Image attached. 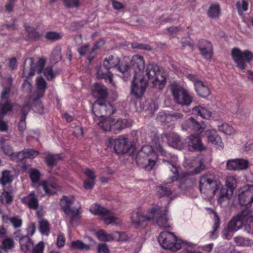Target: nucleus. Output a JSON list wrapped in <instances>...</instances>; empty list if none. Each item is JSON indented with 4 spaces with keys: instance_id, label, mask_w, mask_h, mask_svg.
Listing matches in <instances>:
<instances>
[{
    "instance_id": "nucleus-1",
    "label": "nucleus",
    "mask_w": 253,
    "mask_h": 253,
    "mask_svg": "<svg viewBox=\"0 0 253 253\" xmlns=\"http://www.w3.org/2000/svg\"><path fill=\"white\" fill-rule=\"evenodd\" d=\"M130 69L134 77L131 83V92L137 98L144 94L148 83L154 87L162 89L166 84V78L160 72L159 66L151 63L145 66L143 56L134 55L130 61Z\"/></svg>"
},
{
    "instance_id": "nucleus-2",
    "label": "nucleus",
    "mask_w": 253,
    "mask_h": 253,
    "mask_svg": "<svg viewBox=\"0 0 253 253\" xmlns=\"http://www.w3.org/2000/svg\"><path fill=\"white\" fill-rule=\"evenodd\" d=\"M168 210H161V208L156 206L148 211L149 215H144L139 211H133L131 216V221L137 227H144L146 222L151 220H156L158 225L162 228H168L170 227L167 215Z\"/></svg>"
},
{
    "instance_id": "nucleus-3",
    "label": "nucleus",
    "mask_w": 253,
    "mask_h": 253,
    "mask_svg": "<svg viewBox=\"0 0 253 253\" xmlns=\"http://www.w3.org/2000/svg\"><path fill=\"white\" fill-rule=\"evenodd\" d=\"M75 198L73 196H63L60 201L61 210L67 215L70 216V222L72 226L77 225L80 223L82 212L81 206L78 202V206L75 205Z\"/></svg>"
},
{
    "instance_id": "nucleus-4",
    "label": "nucleus",
    "mask_w": 253,
    "mask_h": 253,
    "mask_svg": "<svg viewBox=\"0 0 253 253\" xmlns=\"http://www.w3.org/2000/svg\"><path fill=\"white\" fill-rule=\"evenodd\" d=\"M158 156L153 148L148 145H144L136 157L137 165L146 170L153 169L158 161Z\"/></svg>"
},
{
    "instance_id": "nucleus-5",
    "label": "nucleus",
    "mask_w": 253,
    "mask_h": 253,
    "mask_svg": "<svg viewBox=\"0 0 253 253\" xmlns=\"http://www.w3.org/2000/svg\"><path fill=\"white\" fill-rule=\"evenodd\" d=\"M245 225L253 232V215H250V211L244 209L237 216H234L228 224L229 231H237Z\"/></svg>"
},
{
    "instance_id": "nucleus-6",
    "label": "nucleus",
    "mask_w": 253,
    "mask_h": 253,
    "mask_svg": "<svg viewBox=\"0 0 253 253\" xmlns=\"http://www.w3.org/2000/svg\"><path fill=\"white\" fill-rule=\"evenodd\" d=\"M158 240L161 246L165 250L176 252L181 248V241L178 240L173 233L162 232Z\"/></svg>"
},
{
    "instance_id": "nucleus-7",
    "label": "nucleus",
    "mask_w": 253,
    "mask_h": 253,
    "mask_svg": "<svg viewBox=\"0 0 253 253\" xmlns=\"http://www.w3.org/2000/svg\"><path fill=\"white\" fill-rule=\"evenodd\" d=\"M199 182V189L201 193H211L213 195H215L221 186L219 181L214 179L209 174L201 176Z\"/></svg>"
},
{
    "instance_id": "nucleus-8",
    "label": "nucleus",
    "mask_w": 253,
    "mask_h": 253,
    "mask_svg": "<svg viewBox=\"0 0 253 253\" xmlns=\"http://www.w3.org/2000/svg\"><path fill=\"white\" fill-rule=\"evenodd\" d=\"M173 100L177 104L182 106H189L193 101V96L182 86L173 84L170 86Z\"/></svg>"
},
{
    "instance_id": "nucleus-9",
    "label": "nucleus",
    "mask_w": 253,
    "mask_h": 253,
    "mask_svg": "<svg viewBox=\"0 0 253 253\" xmlns=\"http://www.w3.org/2000/svg\"><path fill=\"white\" fill-rule=\"evenodd\" d=\"M232 58L236 66L241 70H244L247 63H249L253 59V54L248 50H241L238 47L233 48L231 52Z\"/></svg>"
},
{
    "instance_id": "nucleus-10",
    "label": "nucleus",
    "mask_w": 253,
    "mask_h": 253,
    "mask_svg": "<svg viewBox=\"0 0 253 253\" xmlns=\"http://www.w3.org/2000/svg\"><path fill=\"white\" fill-rule=\"evenodd\" d=\"M92 110L95 117L100 118L110 117L116 112L114 106L103 99H97L92 106Z\"/></svg>"
},
{
    "instance_id": "nucleus-11",
    "label": "nucleus",
    "mask_w": 253,
    "mask_h": 253,
    "mask_svg": "<svg viewBox=\"0 0 253 253\" xmlns=\"http://www.w3.org/2000/svg\"><path fill=\"white\" fill-rule=\"evenodd\" d=\"M90 212L94 215L105 217L103 220L105 224L109 225L111 223L117 224L118 218L112 215V212L109 210L100 206L98 204L92 205L90 207Z\"/></svg>"
},
{
    "instance_id": "nucleus-12",
    "label": "nucleus",
    "mask_w": 253,
    "mask_h": 253,
    "mask_svg": "<svg viewBox=\"0 0 253 253\" xmlns=\"http://www.w3.org/2000/svg\"><path fill=\"white\" fill-rule=\"evenodd\" d=\"M108 141L109 143L108 147H113L115 153L117 154L128 153L131 148L128 138L123 136H119L116 139L110 138Z\"/></svg>"
},
{
    "instance_id": "nucleus-13",
    "label": "nucleus",
    "mask_w": 253,
    "mask_h": 253,
    "mask_svg": "<svg viewBox=\"0 0 253 253\" xmlns=\"http://www.w3.org/2000/svg\"><path fill=\"white\" fill-rule=\"evenodd\" d=\"M178 181L179 189L184 192L190 190L196 183V179L188 172H182Z\"/></svg>"
},
{
    "instance_id": "nucleus-14",
    "label": "nucleus",
    "mask_w": 253,
    "mask_h": 253,
    "mask_svg": "<svg viewBox=\"0 0 253 253\" xmlns=\"http://www.w3.org/2000/svg\"><path fill=\"white\" fill-rule=\"evenodd\" d=\"M238 200L241 205L245 206V209L249 210L247 207H250L253 203V185L245 187L244 190L239 194Z\"/></svg>"
},
{
    "instance_id": "nucleus-15",
    "label": "nucleus",
    "mask_w": 253,
    "mask_h": 253,
    "mask_svg": "<svg viewBox=\"0 0 253 253\" xmlns=\"http://www.w3.org/2000/svg\"><path fill=\"white\" fill-rule=\"evenodd\" d=\"M182 128L188 132H196L200 134L204 130V128L201 124L193 117H190L183 121L181 124Z\"/></svg>"
},
{
    "instance_id": "nucleus-16",
    "label": "nucleus",
    "mask_w": 253,
    "mask_h": 253,
    "mask_svg": "<svg viewBox=\"0 0 253 253\" xmlns=\"http://www.w3.org/2000/svg\"><path fill=\"white\" fill-rule=\"evenodd\" d=\"M197 46L203 57L207 60L211 59L213 54V46L211 42L205 39H200Z\"/></svg>"
},
{
    "instance_id": "nucleus-17",
    "label": "nucleus",
    "mask_w": 253,
    "mask_h": 253,
    "mask_svg": "<svg viewBox=\"0 0 253 253\" xmlns=\"http://www.w3.org/2000/svg\"><path fill=\"white\" fill-rule=\"evenodd\" d=\"M188 149L191 151L201 152L205 150L206 148L202 142L200 136L197 134H191L187 139Z\"/></svg>"
},
{
    "instance_id": "nucleus-18",
    "label": "nucleus",
    "mask_w": 253,
    "mask_h": 253,
    "mask_svg": "<svg viewBox=\"0 0 253 253\" xmlns=\"http://www.w3.org/2000/svg\"><path fill=\"white\" fill-rule=\"evenodd\" d=\"M163 140H167L168 145L174 148L181 149L183 143L180 136L173 132L164 133L162 135Z\"/></svg>"
},
{
    "instance_id": "nucleus-19",
    "label": "nucleus",
    "mask_w": 253,
    "mask_h": 253,
    "mask_svg": "<svg viewBox=\"0 0 253 253\" xmlns=\"http://www.w3.org/2000/svg\"><path fill=\"white\" fill-rule=\"evenodd\" d=\"M30 111V107L28 101H26L25 104L20 106V119L18 124V129L22 135L26 128V119Z\"/></svg>"
},
{
    "instance_id": "nucleus-20",
    "label": "nucleus",
    "mask_w": 253,
    "mask_h": 253,
    "mask_svg": "<svg viewBox=\"0 0 253 253\" xmlns=\"http://www.w3.org/2000/svg\"><path fill=\"white\" fill-rule=\"evenodd\" d=\"M42 97H39L38 95H34V94H30L25 99L23 104H25L26 101H28L30 110L32 105L35 108V112L42 114L43 113L44 110V106L41 100V98Z\"/></svg>"
},
{
    "instance_id": "nucleus-21",
    "label": "nucleus",
    "mask_w": 253,
    "mask_h": 253,
    "mask_svg": "<svg viewBox=\"0 0 253 253\" xmlns=\"http://www.w3.org/2000/svg\"><path fill=\"white\" fill-rule=\"evenodd\" d=\"M131 126V121L126 119H118L115 123L112 125V126L106 128V130H112L114 133L120 132L122 129L130 126Z\"/></svg>"
},
{
    "instance_id": "nucleus-22",
    "label": "nucleus",
    "mask_w": 253,
    "mask_h": 253,
    "mask_svg": "<svg viewBox=\"0 0 253 253\" xmlns=\"http://www.w3.org/2000/svg\"><path fill=\"white\" fill-rule=\"evenodd\" d=\"M13 107L8 103L5 105H0V131L6 132L8 129V126L6 122L3 121V119L8 112L12 110Z\"/></svg>"
},
{
    "instance_id": "nucleus-23",
    "label": "nucleus",
    "mask_w": 253,
    "mask_h": 253,
    "mask_svg": "<svg viewBox=\"0 0 253 253\" xmlns=\"http://www.w3.org/2000/svg\"><path fill=\"white\" fill-rule=\"evenodd\" d=\"M21 202L27 205L30 209L36 210L39 207L38 199L34 191L30 192L28 196L22 198Z\"/></svg>"
},
{
    "instance_id": "nucleus-24",
    "label": "nucleus",
    "mask_w": 253,
    "mask_h": 253,
    "mask_svg": "<svg viewBox=\"0 0 253 253\" xmlns=\"http://www.w3.org/2000/svg\"><path fill=\"white\" fill-rule=\"evenodd\" d=\"M92 93L94 96L97 98V99L105 100L108 96V92L105 85L97 83L93 85Z\"/></svg>"
},
{
    "instance_id": "nucleus-25",
    "label": "nucleus",
    "mask_w": 253,
    "mask_h": 253,
    "mask_svg": "<svg viewBox=\"0 0 253 253\" xmlns=\"http://www.w3.org/2000/svg\"><path fill=\"white\" fill-rule=\"evenodd\" d=\"M96 75L98 79H104L106 82L113 84V75L109 70L104 68L103 65L96 68Z\"/></svg>"
},
{
    "instance_id": "nucleus-26",
    "label": "nucleus",
    "mask_w": 253,
    "mask_h": 253,
    "mask_svg": "<svg viewBox=\"0 0 253 253\" xmlns=\"http://www.w3.org/2000/svg\"><path fill=\"white\" fill-rule=\"evenodd\" d=\"M37 89L32 94L38 95L39 97H43L45 90L47 88V83L42 77L37 78L36 80Z\"/></svg>"
},
{
    "instance_id": "nucleus-27",
    "label": "nucleus",
    "mask_w": 253,
    "mask_h": 253,
    "mask_svg": "<svg viewBox=\"0 0 253 253\" xmlns=\"http://www.w3.org/2000/svg\"><path fill=\"white\" fill-rule=\"evenodd\" d=\"M194 88L197 94L203 98L207 97L211 93L210 89L207 84L204 83L202 81L196 83Z\"/></svg>"
},
{
    "instance_id": "nucleus-28",
    "label": "nucleus",
    "mask_w": 253,
    "mask_h": 253,
    "mask_svg": "<svg viewBox=\"0 0 253 253\" xmlns=\"http://www.w3.org/2000/svg\"><path fill=\"white\" fill-rule=\"evenodd\" d=\"M205 134L209 142L214 145L222 146L221 138L215 130L211 129L206 130Z\"/></svg>"
},
{
    "instance_id": "nucleus-29",
    "label": "nucleus",
    "mask_w": 253,
    "mask_h": 253,
    "mask_svg": "<svg viewBox=\"0 0 253 253\" xmlns=\"http://www.w3.org/2000/svg\"><path fill=\"white\" fill-rule=\"evenodd\" d=\"M120 62V60L119 58L110 55L104 60L103 62V67L110 70L111 68H116Z\"/></svg>"
},
{
    "instance_id": "nucleus-30",
    "label": "nucleus",
    "mask_w": 253,
    "mask_h": 253,
    "mask_svg": "<svg viewBox=\"0 0 253 253\" xmlns=\"http://www.w3.org/2000/svg\"><path fill=\"white\" fill-rule=\"evenodd\" d=\"M193 114L199 116L205 119H209L211 117V113L206 108L201 106H196L192 109Z\"/></svg>"
},
{
    "instance_id": "nucleus-31",
    "label": "nucleus",
    "mask_w": 253,
    "mask_h": 253,
    "mask_svg": "<svg viewBox=\"0 0 253 253\" xmlns=\"http://www.w3.org/2000/svg\"><path fill=\"white\" fill-rule=\"evenodd\" d=\"M45 154V163L48 167L51 168L56 166L58 161L61 159V155L59 154H52L46 153Z\"/></svg>"
},
{
    "instance_id": "nucleus-32",
    "label": "nucleus",
    "mask_w": 253,
    "mask_h": 253,
    "mask_svg": "<svg viewBox=\"0 0 253 253\" xmlns=\"http://www.w3.org/2000/svg\"><path fill=\"white\" fill-rule=\"evenodd\" d=\"M21 250L24 252H27L34 246L32 240L28 236H22L19 240Z\"/></svg>"
},
{
    "instance_id": "nucleus-33",
    "label": "nucleus",
    "mask_w": 253,
    "mask_h": 253,
    "mask_svg": "<svg viewBox=\"0 0 253 253\" xmlns=\"http://www.w3.org/2000/svg\"><path fill=\"white\" fill-rule=\"evenodd\" d=\"M28 38L33 41H37L40 39L41 35L35 28L24 25Z\"/></svg>"
},
{
    "instance_id": "nucleus-34",
    "label": "nucleus",
    "mask_w": 253,
    "mask_h": 253,
    "mask_svg": "<svg viewBox=\"0 0 253 253\" xmlns=\"http://www.w3.org/2000/svg\"><path fill=\"white\" fill-rule=\"evenodd\" d=\"M70 248L73 250H80L87 251L90 249V246L84 244L83 241L77 240L71 242Z\"/></svg>"
},
{
    "instance_id": "nucleus-35",
    "label": "nucleus",
    "mask_w": 253,
    "mask_h": 253,
    "mask_svg": "<svg viewBox=\"0 0 253 253\" xmlns=\"http://www.w3.org/2000/svg\"><path fill=\"white\" fill-rule=\"evenodd\" d=\"M96 236L98 239L101 242H110L114 240V235L112 234H108L106 232L101 229L96 232Z\"/></svg>"
},
{
    "instance_id": "nucleus-36",
    "label": "nucleus",
    "mask_w": 253,
    "mask_h": 253,
    "mask_svg": "<svg viewBox=\"0 0 253 253\" xmlns=\"http://www.w3.org/2000/svg\"><path fill=\"white\" fill-rule=\"evenodd\" d=\"M220 12V6L218 3H212L210 6L207 13L209 16L211 18H215L218 17L219 16Z\"/></svg>"
},
{
    "instance_id": "nucleus-37",
    "label": "nucleus",
    "mask_w": 253,
    "mask_h": 253,
    "mask_svg": "<svg viewBox=\"0 0 253 253\" xmlns=\"http://www.w3.org/2000/svg\"><path fill=\"white\" fill-rule=\"evenodd\" d=\"M172 193L171 189L165 185H159L157 188V194L160 198L169 197Z\"/></svg>"
},
{
    "instance_id": "nucleus-38",
    "label": "nucleus",
    "mask_w": 253,
    "mask_h": 253,
    "mask_svg": "<svg viewBox=\"0 0 253 253\" xmlns=\"http://www.w3.org/2000/svg\"><path fill=\"white\" fill-rule=\"evenodd\" d=\"M62 58L61 48L59 46L55 47L51 54L50 61L51 63L56 64Z\"/></svg>"
},
{
    "instance_id": "nucleus-39",
    "label": "nucleus",
    "mask_w": 253,
    "mask_h": 253,
    "mask_svg": "<svg viewBox=\"0 0 253 253\" xmlns=\"http://www.w3.org/2000/svg\"><path fill=\"white\" fill-rule=\"evenodd\" d=\"M13 200V197L10 192L4 190L0 195V201L1 204L10 205Z\"/></svg>"
},
{
    "instance_id": "nucleus-40",
    "label": "nucleus",
    "mask_w": 253,
    "mask_h": 253,
    "mask_svg": "<svg viewBox=\"0 0 253 253\" xmlns=\"http://www.w3.org/2000/svg\"><path fill=\"white\" fill-rule=\"evenodd\" d=\"M117 70L125 75L126 77L129 76L130 75L131 69L130 67L126 63H119V64L116 67Z\"/></svg>"
},
{
    "instance_id": "nucleus-41",
    "label": "nucleus",
    "mask_w": 253,
    "mask_h": 253,
    "mask_svg": "<svg viewBox=\"0 0 253 253\" xmlns=\"http://www.w3.org/2000/svg\"><path fill=\"white\" fill-rule=\"evenodd\" d=\"M39 230L42 235H48L50 231L48 222L46 220H42L39 222Z\"/></svg>"
},
{
    "instance_id": "nucleus-42",
    "label": "nucleus",
    "mask_w": 253,
    "mask_h": 253,
    "mask_svg": "<svg viewBox=\"0 0 253 253\" xmlns=\"http://www.w3.org/2000/svg\"><path fill=\"white\" fill-rule=\"evenodd\" d=\"M42 73H43V75L48 81H51L56 76V74L54 72L53 67L51 66L46 67Z\"/></svg>"
},
{
    "instance_id": "nucleus-43",
    "label": "nucleus",
    "mask_w": 253,
    "mask_h": 253,
    "mask_svg": "<svg viewBox=\"0 0 253 253\" xmlns=\"http://www.w3.org/2000/svg\"><path fill=\"white\" fill-rule=\"evenodd\" d=\"M169 164L170 166L169 169H170V171L172 172V173L174 174V175L172 176L169 178L170 180L169 181V182L171 183L178 181V179L179 178V177H180V175H179L178 173L177 167H176L175 165H173V164H171L170 162H169Z\"/></svg>"
},
{
    "instance_id": "nucleus-44",
    "label": "nucleus",
    "mask_w": 253,
    "mask_h": 253,
    "mask_svg": "<svg viewBox=\"0 0 253 253\" xmlns=\"http://www.w3.org/2000/svg\"><path fill=\"white\" fill-rule=\"evenodd\" d=\"M12 181V178L10 175L9 171L5 170L2 173V176L0 178V184L4 186L7 183H9Z\"/></svg>"
},
{
    "instance_id": "nucleus-45",
    "label": "nucleus",
    "mask_w": 253,
    "mask_h": 253,
    "mask_svg": "<svg viewBox=\"0 0 253 253\" xmlns=\"http://www.w3.org/2000/svg\"><path fill=\"white\" fill-rule=\"evenodd\" d=\"M42 185L43 190L46 193L53 195L56 193V188L55 185L49 184L48 182L44 181L42 182Z\"/></svg>"
},
{
    "instance_id": "nucleus-46",
    "label": "nucleus",
    "mask_w": 253,
    "mask_h": 253,
    "mask_svg": "<svg viewBox=\"0 0 253 253\" xmlns=\"http://www.w3.org/2000/svg\"><path fill=\"white\" fill-rule=\"evenodd\" d=\"M44 37L47 40L55 41L60 40L62 36L57 32L50 31L46 33Z\"/></svg>"
},
{
    "instance_id": "nucleus-47",
    "label": "nucleus",
    "mask_w": 253,
    "mask_h": 253,
    "mask_svg": "<svg viewBox=\"0 0 253 253\" xmlns=\"http://www.w3.org/2000/svg\"><path fill=\"white\" fill-rule=\"evenodd\" d=\"M236 184V179L234 176H229L227 178L226 185L231 192V196L233 194L234 189Z\"/></svg>"
},
{
    "instance_id": "nucleus-48",
    "label": "nucleus",
    "mask_w": 253,
    "mask_h": 253,
    "mask_svg": "<svg viewBox=\"0 0 253 253\" xmlns=\"http://www.w3.org/2000/svg\"><path fill=\"white\" fill-rule=\"evenodd\" d=\"M10 92V88L9 87H5L3 89L1 94V100L3 101V103H0V105H5L6 104L8 103L11 106H12L11 103L8 101V95Z\"/></svg>"
},
{
    "instance_id": "nucleus-49",
    "label": "nucleus",
    "mask_w": 253,
    "mask_h": 253,
    "mask_svg": "<svg viewBox=\"0 0 253 253\" xmlns=\"http://www.w3.org/2000/svg\"><path fill=\"white\" fill-rule=\"evenodd\" d=\"M219 130L223 133L228 135H232L235 133L236 131L234 128L228 124H223L219 128Z\"/></svg>"
},
{
    "instance_id": "nucleus-50",
    "label": "nucleus",
    "mask_w": 253,
    "mask_h": 253,
    "mask_svg": "<svg viewBox=\"0 0 253 253\" xmlns=\"http://www.w3.org/2000/svg\"><path fill=\"white\" fill-rule=\"evenodd\" d=\"M46 61V59L43 57H41L38 59L37 64L36 67L37 72L38 74H40L42 72L44 69Z\"/></svg>"
},
{
    "instance_id": "nucleus-51",
    "label": "nucleus",
    "mask_w": 253,
    "mask_h": 253,
    "mask_svg": "<svg viewBox=\"0 0 253 253\" xmlns=\"http://www.w3.org/2000/svg\"><path fill=\"white\" fill-rule=\"evenodd\" d=\"M6 218L10 221V223L12 224L14 228H18L21 226L22 224V220L18 216L8 217L6 216Z\"/></svg>"
},
{
    "instance_id": "nucleus-52",
    "label": "nucleus",
    "mask_w": 253,
    "mask_h": 253,
    "mask_svg": "<svg viewBox=\"0 0 253 253\" xmlns=\"http://www.w3.org/2000/svg\"><path fill=\"white\" fill-rule=\"evenodd\" d=\"M237 170L247 169L249 167V161L243 159H236Z\"/></svg>"
},
{
    "instance_id": "nucleus-53",
    "label": "nucleus",
    "mask_w": 253,
    "mask_h": 253,
    "mask_svg": "<svg viewBox=\"0 0 253 253\" xmlns=\"http://www.w3.org/2000/svg\"><path fill=\"white\" fill-rule=\"evenodd\" d=\"M236 5L238 9V13L240 15L242 14L243 12L247 11L248 8V3L245 0H243L241 5L239 1L236 3Z\"/></svg>"
},
{
    "instance_id": "nucleus-54",
    "label": "nucleus",
    "mask_w": 253,
    "mask_h": 253,
    "mask_svg": "<svg viewBox=\"0 0 253 253\" xmlns=\"http://www.w3.org/2000/svg\"><path fill=\"white\" fill-rule=\"evenodd\" d=\"M41 173L36 169H32L30 172V177L31 181L34 183L38 182L40 178Z\"/></svg>"
},
{
    "instance_id": "nucleus-55",
    "label": "nucleus",
    "mask_w": 253,
    "mask_h": 253,
    "mask_svg": "<svg viewBox=\"0 0 253 253\" xmlns=\"http://www.w3.org/2000/svg\"><path fill=\"white\" fill-rule=\"evenodd\" d=\"M2 248L4 250L11 249L14 247V241L11 238H7L4 239L2 243Z\"/></svg>"
},
{
    "instance_id": "nucleus-56",
    "label": "nucleus",
    "mask_w": 253,
    "mask_h": 253,
    "mask_svg": "<svg viewBox=\"0 0 253 253\" xmlns=\"http://www.w3.org/2000/svg\"><path fill=\"white\" fill-rule=\"evenodd\" d=\"M27 159H33L39 154V152L33 149H25Z\"/></svg>"
},
{
    "instance_id": "nucleus-57",
    "label": "nucleus",
    "mask_w": 253,
    "mask_h": 253,
    "mask_svg": "<svg viewBox=\"0 0 253 253\" xmlns=\"http://www.w3.org/2000/svg\"><path fill=\"white\" fill-rule=\"evenodd\" d=\"M131 47L132 48H137L142 50H151L152 47L148 44L143 43H139L137 42H133L131 43Z\"/></svg>"
},
{
    "instance_id": "nucleus-58",
    "label": "nucleus",
    "mask_w": 253,
    "mask_h": 253,
    "mask_svg": "<svg viewBox=\"0 0 253 253\" xmlns=\"http://www.w3.org/2000/svg\"><path fill=\"white\" fill-rule=\"evenodd\" d=\"M24 159H27L24 149L19 152L14 153L12 160L16 162H21Z\"/></svg>"
},
{
    "instance_id": "nucleus-59",
    "label": "nucleus",
    "mask_w": 253,
    "mask_h": 253,
    "mask_svg": "<svg viewBox=\"0 0 253 253\" xmlns=\"http://www.w3.org/2000/svg\"><path fill=\"white\" fill-rule=\"evenodd\" d=\"M236 159L228 160L226 164V168L229 170H237Z\"/></svg>"
},
{
    "instance_id": "nucleus-60",
    "label": "nucleus",
    "mask_w": 253,
    "mask_h": 253,
    "mask_svg": "<svg viewBox=\"0 0 253 253\" xmlns=\"http://www.w3.org/2000/svg\"><path fill=\"white\" fill-rule=\"evenodd\" d=\"M220 225V220L218 216H216L215 219L214 224L212 227L213 230L210 232V237L213 239H215L216 237V236L215 237L214 234L215 232L217 230V229L219 227Z\"/></svg>"
},
{
    "instance_id": "nucleus-61",
    "label": "nucleus",
    "mask_w": 253,
    "mask_h": 253,
    "mask_svg": "<svg viewBox=\"0 0 253 253\" xmlns=\"http://www.w3.org/2000/svg\"><path fill=\"white\" fill-rule=\"evenodd\" d=\"M169 114L160 113L157 117V120L162 123L168 124L170 122Z\"/></svg>"
},
{
    "instance_id": "nucleus-62",
    "label": "nucleus",
    "mask_w": 253,
    "mask_h": 253,
    "mask_svg": "<svg viewBox=\"0 0 253 253\" xmlns=\"http://www.w3.org/2000/svg\"><path fill=\"white\" fill-rule=\"evenodd\" d=\"M1 148L5 155L11 157L12 159L14 153L11 146L9 145H3L1 146Z\"/></svg>"
},
{
    "instance_id": "nucleus-63",
    "label": "nucleus",
    "mask_w": 253,
    "mask_h": 253,
    "mask_svg": "<svg viewBox=\"0 0 253 253\" xmlns=\"http://www.w3.org/2000/svg\"><path fill=\"white\" fill-rule=\"evenodd\" d=\"M32 248V253H43L44 249V244L43 242L41 241Z\"/></svg>"
},
{
    "instance_id": "nucleus-64",
    "label": "nucleus",
    "mask_w": 253,
    "mask_h": 253,
    "mask_svg": "<svg viewBox=\"0 0 253 253\" xmlns=\"http://www.w3.org/2000/svg\"><path fill=\"white\" fill-rule=\"evenodd\" d=\"M97 251V253H110L108 245L104 243H100L98 245Z\"/></svg>"
}]
</instances>
